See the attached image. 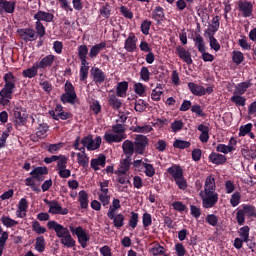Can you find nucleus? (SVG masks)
<instances>
[{
    "instance_id": "1",
    "label": "nucleus",
    "mask_w": 256,
    "mask_h": 256,
    "mask_svg": "<svg viewBox=\"0 0 256 256\" xmlns=\"http://www.w3.org/2000/svg\"><path fill=\"white\" fill-rule=\"evenodd\" d=\"M202 207L204 209H213L219 203V193H217V183L215 177L210 174L204 182V189L200 192Z\"/></svg>"
},
{
    "instance_id": "2",
    "label": "nucleus",
    "mask_w": 256,
    "mask_h": 256,
    "mask_svg": "<svg viewBox=\"0 0 256 256\" xmlns=\"http://www.w3.org/2000/svg\"><path fill=\"white\" fill-rule=\"evenodd\" d=\"M47 228L50 231H55L56 236L58 239H61V244L64 245V247H67V249H71L75 247L77 241L73 239V236H71V232H69V228L59 224L55 220H51L47 223Z\"/></svg>"
},
{
    "instance_id": "3",
    "label": "nucleus",
    "mask_w": 256,
    "mask_h": 256,
    "mask_svg": "<svg viewBox=\"0 0 256 256\" xmlns=\"http://www.w3.org/2000/svg\"><path fill=\"white\" fill-rule=\"evenodd\" d=\"M4 87L0 91V105H8L13 99V93H15L17 77L13 75V72H8L3 76Z\"/></svg>"
},
{
    "instance_id": "4",
    "label": "nucleus",
    "mask_w": 256,
    "mask_h": 256,
    "mask_svg": "<svg viewBox=\"0 0 256 256\" xmlns=\"http://www.w3.org/2000/svg\"><path fill=\"white\" fill-rule=\"evenodd\" d=\"M30 175L25 179L26 187L31 188L35 193H41V188L35 184V181H38V183L45 181V175H49V169L45 166H38L30 172Z\"/></svg>"
},
{
    "instance_id": "5",
    "label": "nucleus",
    "mask_w": 256,
    "mask_h": 256,
    "mask_svg": "<svg viewBox=\"0 0 256 256\" xmlns=\"http://www.w3.org/2000/svg\"><path fill=\"white\" fill-rule=\"evenodd\" d=\"M242 208L236 210V221L241 227L245 225V217L253 219L256 217V207L250 204H242Z\"/></svg>"
},
{
    "instance_id": "6",
    "label": "nucleus",
    "mask_w": 256,
    "mask_h": 256,
    "mask_svg": "<svg viewBox=\"0 0 256 256\" xmlns=\"http://www.w3.org/2000/svg\"><path fill=\"white\" fill-rule=\"evenodd\" d=\"M64 91L65 92L60 96V100L63 105H67V103L70 105H75V103H77V92H75V86H73L71 81H66Z\"/></svg>"
},
{
    "instance_id": "7",
    "label": "nucleus",
    "mask_w": 256,
    "mask_h": 256,
    "mask_svg": "<svg viewBox=\"0 0 256 256\" xmlns=\"http://www.w3.org/2000/svg\"><path fill=\"white\" fill-rule=\"evenodd\" d=\"M194 41L199 53L202 55V60L205 63H213V61H215V56L207 52V47H205V40L203 39V36L201 34L196 35Z\"/></svg>"
},
{
    "instance_id": "8",
    "label": "nucleus",
    "mask_w": 256,
    "mask_h": 256,
    "mask_svg": "<svg viewBox=\"0 0 256 256\" xmlns=\"http://www.w3.org/2000/svg\"><path fill=\"white\" fill-rule=\"evenodd\" d=\"M69 230L72 233V235H76L78 243L81 245L82 249H86L87 243H89L91 238L89 237V234L85 232V229H83L82 226H69Z\"/></svg>"
},
{
    "instance_id": "9",
    "label": "nucleus",
    "mask_w": 256,
    "mask_h": 256,
    "mask_svg": "<svg viewBox=\"0 0 256 256\" xmlns=\"http://www.w3.org/2000/svg\"><path fill=\"white\" fill-rule=\"evenodd\" d=\"M101 136H96L95 139H93V135H87L83 137L80 140L81 145L86 147L87 151H96V149H99L101 147Z\"/></svg>"
},
{
    "instance_id": "10",
    "label": "nucleus",
    "mask_w": 256,
    "mask_h": 256,
    "mask_svg": "<svg viewBox=\"0 0 256 256\" xmlns=\"http://www.w3.org/2000/svg\"><path fill=\"white\" fill-rule=\"evenodd\" d=\"M44 203L48 205L49 210L48 213H51V215H68L69 209L61 207V204H59V201L57 200H44Z\"/></svg>"
},
{
    "instance_id": "11",
    "label": "nucleus",
    "mask_w": 256,
    "mask_h": 256,
    "mask_svg": "<svg viewBox=\"0 0 256 256\" xmlns=\"http://www.w3.org/2000/svg\"><path fill=\"white\" fill-rule=\"evenodd\" d=\"M147 145H149V138L147 136L137 135L134 140L135 154L144 155Z\"/></svg>"
},
{
    "instance_id": "12",
    "label": "nucleus",
    "mask_w": 256,
    "mask_h": 256,
    "mask_svg": "<svg viewBox=\"0 0 256 256\" xmlns=\"http://www.w3.org/2000/svg\"><path fill=\"white\" fill-rule=\"evenodd\" d=\"M13 119L16 126L23 127L27 125L28 116L25 113L22 114L21 108L15 107L13 109Z\"/></svg>"
},
{
    "instance_id": "13",
    "label": "nucleus",
    "mask_w": 256,
    "mask_h": 256,
    "mask_svg": "<svg viewBox=\"0 0 256 256\" xmlns=\"http://www.w3.org/2000/svg\"><path fill=\"white\" fill-rule=\"evenodd\" d=\"M176 55L186 64L193 65V59L191 58V52H189L185 47L179 45L175 48Z\"/></svg>"
},
{
    "instance_id": "14",
    "label": "nucleus",
    "mask_w": 256,
    "mask_h": 256,
    "mask_svg": "<svg viewBox=\"0 0 256 256\" xmlns=\"http://www.w3.org/2000/svg\"><path fill=\"white\" fill-rule=\"evenodd\" d=\"M238 9L242 13V16L245 18L251 17V15H253V3L249 1L239 0Z\"/></svg>"
},
{
    "instance_id": "15",
    "label": "nucleus",
    "mask_w": 256,
    "mask_h": 256,
    "mask_svg": "<svg viewBox=\"0 0 256 256\" xmlns=\"http://www.w3.org/2000/svg\"><path fill=\"white\" fill-rule=\"evenodd\" d=\"M124 49L128 53H134V51H137V36H135V33L131 32L128 36V38L124 42Z\"/></svg>"
},
{
    "instance_id": "16",
    "label": "nucleus",
    "mask_w": 256,
    "mask_h": 256,
    "mask_svg": "<svg viewBox=\"0 0 256 256\" xmlns=\"http://www.w3.org/2000/svg\"><path fill=\"white\" fill-rule=\"evenodd\" d=\"M36 22L41 23V21H45V23H53L55 19V15L51 12H46L43 10H39L33 17Z\"/></svg>"
},
{
    "instance_id": "17",
    "label": "nucleus",
    "mask_w": 256,
    "mask_h": 256,
    "mask_svg": "<svg viewBox=\"0 0 256 256\" xmlns=\"http://www.w3.org/2000/svg\"><path fill=\"white\" fill-rule=\"evenodd\" d=\"M15 5H17L15 1L0 0V15L15 13Z\"/></svg>"
},
{
    "instance_id": "18",
    "label": "nucleus",
    "mask_w": 256,
    "mask_h": 256,
    "mask_svg": "<svg viewBox=\"0 0 256 256\" xmlns=\"http://www.w3.org/2000/svg\"><path fill=\"white\" fill-rule=\"evenodd\" d=\"M55 55L49 54L42 58L39 62H36L38 69H47V67H51L53 63H55Z\"/></svg>"
},
{
    "instance_id": "19",
    "label": "nucleus",
    "mask_w": 256,
    "mask_h": 256,
    "mask_svg": "<svg viewBox=\"0 0 256 256\" xmlns=\"http://www.w3.org/2000/svg\"><path fill=\"white\" fill-rule=\"evenodd\" d=\"M208 160L210 163H213V165H225V163H227V156L217 152H212L208 156Z\"/></svg>"
},
{
    "instance_id": "20",
    "label": "nucleus",
    "mask_w": 256,
    "mask_h": 256,
    "mask_svg": "<svg viewBox=\"0 0 256 256\" xmlns=\"http://www.w3.org/2000/svg\"><path fill=\"white\" fill-rule=\"evenodd\" d=\"M107 217L108 219L113 221V225L114 227H116V229H121V227L125 225V215L121 213L119 214L112 213V216L110 214H107Z\"/></svg>"
},
{
    "instance_id": "21",
    "label": "nucleus",
    "mask_w": 256,
    "mask_h": 256,
    "mask_svg": "<svg viewBox=\"0 0 256 256\" xmlns=\"http://www.w3.org/2000/svg\"><path fill=\"white\" fill-rule=\"evenodd\" d=\"M188 89L196 97H203L205 95V87L196 84L195 82L188 83Z\"/></svg>"
},
{
    "instance_id": "22",
    "label": "nucleus",
    "mask_w": 256,
    "mask_h": 256,
    "mask_svg": "<svg viewBox=\"0 0 256 256\" xmlns=\"http://www.w3.org/2000/svg\"><path fill=\"white\" fill-rule=\"evenodd\" d=\"M167 173L174 179V181H176V179H180V177L183 176V168L177 164H173L167 169Z\"/></svg>"
},
{
    "instance_id": "23",
    "label": "nucleus",
    "mask_w": 256,
    "mask_h": 256,
    "mask_svg": "<svg viewBox=\"0 0 256 256\" xmlns=\"http://www.w3.org/2000/svg\"><path fill=\"white\" fill-rule=\"evenodd\" d=\"M27 209H29V202L27 201V198L20 199L18 203L17 217L23 219V217L27 215Z\"/></svg>"
},
{
    "instance_id": "24",
    "label": "nucleus",
    "mask_w": 256,
    "mask_h": 256,
    "mask_svg": "<svg viewBox=\"0 0 256 256\" xmlns=\"http://www.w3.org/2000/svg\"><path fill=\"white\" fill-rule=\"evenodd\" d=\"M122 151L126 157H133L135 153V144L131 140H125L122 144Z\"/></svg>"
},
{
    "instance_id": "25",
    "label": "nucleus",
    "mask_w": 256,
    "mask_h": 256,
    "mask_svg": "<svg viewBox=\"0 0 256 256\" xmlns=\"http://www.w3.org/2000/svg\"><path fill=\"white\" fill-rule=\"evenodd\" d=\"M108 105L114 111H119V109H121V107H123V100L119 99L117 95L112 94L108 98Z\"/></svg>"
},
{
    "instance_id": "26",
    "label": "nucleus",
    "mask_w": 256,
    "mask_h": 256,
    "mask_svg": "<svg viewBox=\"0 0 256 256\" xmlns=\"http://www.w3.org/2000/svg\"><path fill=\"white\" fill-rule=\"evenodd\" d=\"M124 139H127V135H117V134H111L109 132H106L104 134V141L106 143H121Z\"/></svg>"
},
{
    "instance_id": "27",
    "label": "nucleus",
    "mask_w": 256,
    "mask_h": 256,
    "mask_svg": "<svg viewBox=\"0 0 256 256\" xmlns=\"http://www.w3.org/2000/svg\"><path fill=\"white\" fill-rule=\"evenodd\" d=\"M107 157L104 154H100L97 158L91 160V167L94 171H99V167H105Z\"/></svg>"
},
{
    "instance_id": "28",
    "label": "nucleus",
    "mask_w": 256,
    "mask_h": 256,
    "mask_svg": "<svg viewBox=\"0 0 256 256\" xmlns=\"http://www.w3.org/2000/svg\"><path fill=\"white\" fill-rule=\"evenodd\" d=\"M105 47H107V44L105 42H100L92 46L88 53L90 59H96L97 55H99V53H101V51H103Z\"/></svg>"
},
{
    "instance_id": "29",
    "label": "nucleus",
    "mask_w": 256,
    "mask_h": 256,
    "mask_svg": "<svg viewBox=\"0 0 256 256\" xmlns=\"http://www.w3.org/2000/svg\"><path fill=\"white\" fill-rule=\"evenodd\" d=\"M152 19H154L157 24H161V21L165 20V12L163 7L157 6L152 12Z\"/></svg>"
},
{
    "instance_id": "30",
    "label": "nucleus",
    "mask_w": 256,
    "mask_h": 256,
    "mask_svg": "<svg viewBox=\"0 0 256 256\" xmlns=\"http://www.w3.org/2000/svg\"><path fill=\"white\" fill-rule=\"evenodd\" d=\"M127 91H129V82L122 81L117 84V87H116L117 97H127Z\"/></svg>"
},
{
    "instance_id": "31",
    "label": "nucleus",
    "mask_w": 256,
    "mask_h": 256,
    "mask_svg": "<svg viewBox=\"0 0 256 256\" xmlns=\"http://www.w3.org/2000/svg\"><path fill=\"white\" fill-rule=\"evenodd\" d=\"M78 203L82 209H89V194L85 190L78 193Z\"/></svg>"
},
{
    "instance_id": "32",
    "label": "nucleus",
    "mask_w": 256,
    "mask_h": 256,
    "mask_svg": "<svg viewBox=\"0 0 256 256\" xmlns=\"http://www.w3.org/2000/svg\"><path fill=\"white\" fill-rule=\"evenodd\" d=\"M78 51V58L80 60V62L82 63V65H84L87 62V55H89V48L87 47V45H80L77 48Z\"/></svg>"
},
{
    "instance_id": "33",
    "label": "nucleus",
    "mask_w": 256,
    "mask_h": 256,
    "mask_svg": "<svg viewBox=\"0 0 256 256\" xmlns=\"http://www.w3.org/2000/svg\"><path fill=\"white\" fill-rule=\"evenodd\" d=\"M93 79L96 85H101L102 83H105L106 75L101 68H94L93 72Z\"/></svg>"
},
{
    "instance_id": "34",
    "label": "nucleus",
    "mask_w": 256,
    "mask_h": 256,
    "mask_svg": "<svg viewBox=\"0 0 256 256\" xmlns=\"http://www.w3.org/2000/svg\"><path fill=\"white\" fill-rule=\"evenodd\" d=\"M230 101L236 105V107H245L247 103V98L241 94L234 92L233 96L230 98Z\"/></svg>"
},
{
    "instance_id": "35",
    "label": "nucleus",
    "mask_w": 256,
    "mask_h": 256,
    "mask_svg": "<svg viewBox=\"0 0 256 256\" xmlns=\"http://www.w3.org/2000/svg\"><path fill=\"white\" fill-rule=\"evenodd\" d=\"M38 71H39V68L37 67V64L35 63L30 68L23 70L22 75L25 78L33 79L34 77H37Z\"/></svg>"
},
{
    "instance_id": "36",
    "label": "nucleus",
    "mask_w": 256,
    "mask_h": 256,
    "mask_svg": "<svg viewBox=\"0 0 256 256\" xmlns=\"http://www.w3.org/2000/svg\"><path fill=\"white\" fill-rule=\"evenodd\" d=\"M134 91L139 97H147V86L141 82L134 84Z\"/></svg>"
},
{
    "instance_id": "37",
    "label": "nucleus",
    "mask_w": 256,
    "mask_h": 256,
    "mask_svg": "<svg viewBox=\"0 0 256 256\" xmlns=\"http://www.w3.org/2000/svg\"><path fill=\"white\" fill-rule=\"evenodd\" d=\"M0 221L2 225H4V227H7L9 229H11V227H16V225H19V222H17V220H13V218L9 216H2Z\"/></svg>"
},
{
    "instance_id": "38",
    "label": "nucleus",
    "mask_w": 256,
    "mask_h": 256,
    "mask_svg": "<svg viewBox=\"0 0 256 256\" xmlns=\"http://www.w3.org/2000/svg\"><path fill=\"white\" fill-rule=\"evenodd\" d=\"M251 85V82H241L236 85L235 93H237L238 95H245V93H247V90L249 89V87H251Z\"/></svg>"
},
{
    "instance_id": "39",
    "label": "nucleus",
    "mask_w": 256,
    "mask_h": 256,
    "mask_svg": "<svg viewBox=\"0 0 256 256\" xmlns=\"http://www.w3.org/2000/svg\"><path fill=\"white\" fill-rule=\"evenodd\" d=\"M131 169V156H126L125 159L121 161V171L122 175H126L127 171Z\"/></svg>"
},
{
    "instance_id": "40",
    "label": "nucleus",
    "mask_w": 256,
    "mask_h": 256,
    "mask_svg": "<svg viewBox=\"0 0 256 256\" xmlns=\"http://www.w3.org/2000/svg\"><path fill=\"white\" fill-rule=\"evenodd\" d=\"M32 231H34V233H37V235H43L47 233V228L41 226V223H39V221L34 220L32 222Z\"/></svg>"
},
{
    "instance_id": "41",
    "label": "nucleus",
    "mask_w": 256,
    "mask_h": 256,
    "mask_svg": "<svg viewBox=\"0 0 256 256\" xmlns=\"http://www.w3.org/2000/svg\"><path fill=\"white\" fill-rule=\"evenodd\" d=\"M125 131H127V128L124 124H119V120H116V124L112 125V133L116 135H125Z\"/></svg>"
},
{
    "instance_id": "42",
    "label": "nucleus",
    "mask_w": 256,
    "mask_h": 256,
    "mask_svg": "<svg viewBox=\"0 0 256 256\" xmlns=\"http://www.w3.org/2000/svg\"><path fill=\"white\" fill-rule=\"evenodd\" d=\"M89 62L81 63L80 67V81H87V77H89Z\"/></svg>"
},
{
    "instance_id": "43",
    "label": "nucleus",
    "mask_w": 256,
    "mask_h": 256,
    "mask_svg": "<svg viewBox=\"0 0 256 256\" xmlns=\"http://www.w3.org/2000/svg\"><path fill=\"white\" fill-rule=\"evenodd\" d=\"M45 237L43 236H38L36 238V242H35V249L36 251H38V253H43L45 251Z\"/></svg>"
},
{
    "instance_id": "44",
    "label": "nucleus",
    "mask_w": 256,
    "mask_h": 256,
    "mask_svg": "<svg viewBox=\"0 0 256 256\" xmlns=\"http://www.w3.org/2000/svg\"><path fill=\"white\" fill-rule=\"evenodd\" d=\"M56 170L60 171L61 169H67V163L69 158L63 154L59 155V159L57 160Z\"/></svg>"
},
{
    "instance_id": "45",
    "label": "nucleus",
    "mask_w": 256,
    "mask_h": 256,
    "mask_svg": "<svg viewBox=\"0 0 256 256\" xmlns=\"http://www.w3.org/2000/svg\"><path fill=\"white\" fill-rule=\"evenodd\" d=\"M77 162L81 167L87 168L89 167V157L87 154H81V152H78L77 154Z\"/></svg>"
},
{
    "instance_id": "46",
    "label": "nucleus",
    "mask_w": 256,
    "mask_h": 256,
    "mask_svg": "<svg viewBox=\"0 0 256 256\" xmlns=\"http://www.w3.org/2000/svg\"><path fill=\"white\" fill-rule=\"evenodd\" d=\"M249 231H251L249 226H243L239 230L240 239H242L244 243H249Z\"/></svg>"
},
{
    "instance_id": "47",
    "label": "nucleus",
    "mask_w": 256,
    "mask_h": 256,
    "mask_svg": "<svg viewBox=\"0 0 256 256\" xmlns=\"http://www.w3.org/2000/svg\"><path fill=\"white\" fill-rule=\"evenodd\" d=\"M241 203V192L236 191L230 197V205L231 207H237Z\"/></svg>"
},
{
    "instance_id": "48",
    "label": "nucleus",
    "mask_w": 256,
    "mask_h": 256,
    "mask_svg": "<svg viewBox=\"0 0 256 256\" xmlns=\"http://www.w3.org/2000/svg\"><path fill=\"white\" fill-rule=\"evenodd\" d=\"M175 149H189L191 142L185 140H175L173 143Z\"/></svg>"
},
{
    "instance_id": "49",
    "label": "nucleus",
    "mask_w": 256,
    "mask_h": 256,
    "mask_svg": "<svg viewBox=\"0 0 256 256\" xmlns=\"http://www.w3.org/2000/svg\"><path fill=\"white\" fill-rule=\"evenodd\" d=\"M140 78L142 81H145V83H149V80L151 79V72H149V68L147 66H143L141 68Z\"/></svg>"
},
{
    "instance_id": "50",
    "label": "nucleus",
    "mask_w": 256,
    "mask_h": 256,
    "mask_svg": "<svg viewBox=\"0 0 256 256\" xmlns=\"http://www.w3.org/2000/svg\"><path fill=\"white\" fill-rule=\"evenodd\" d=\"M121 207V201L114 198L112 201V206L109 207L107 215L113 216V213H117V209Z\"/></svg>"
},
{
    "instance_id": "51",
    "label": "nucleus",
    "mask_w": 256,
    "mask_h": 256,
    "mask_svg": "<svg viewBox=\"0 0 256 256\" xmlns=\"http://www.w3.org/2000/svg\"><path fill=\"white\" fill-rule=\"evenodd\" d=\"M250 131H253L252 123L240 126L238 135L239 137H245Z\"/></svg>"
},
{
    "instance_id": "52",
    "label": "nucleus",
    "mask_w": 256,
    "mask_h": 256,
    "mask_svg": "<svg viewBox=\"0 0 256 256\" xmlns=\"http://www.w3.org/2000/svg\"><path fill=\"white\" fill-rule=\"evenodd\" d=\"M245 57L243 56V52L241 51H233L232 61L236 65H241Z\"/></svg>"
},
{
    "instance_id": "53",
    "label": "nucleus",
    "mask_w": 256,
    "mask_h": 256,
    "mask_svg": "<svg viewBox=\"0 0 256 256\" xmlns=\"http://www.w3.org/2000/svg\"><path fill=\"white\" fill-rule=\"evenodd\" d=\"M142 224L145 229H147V227H151V225L153 224V217L150 213L146 212L143 214Z\"/></svg>"
},
{
    "instance_id": "54",
    "label": "nucleus",
    "mask_w": 256,
    "mask_h": 256,
    "mask_svg": "<svg viewBox=\"0 0 256 256\" xmlns=\"http://www.w3.org/2000/svg\"><path fill=\"white\" fill-rule=\"evenodd\" d=\"M35 29H36V36L42 39V37H45V26L42 22H36L35 23Z\"/></svg>"
},
{
    "instance_id": "55",
    "label": "nucleus",
    "mask_w": 256,
    "mask_h": 256,
    "mask_svg": "<svg viewBox=\"0 0 256 256\" xmlns=\"http://www.w3.org/2000/svg\"><path fill=\"white\" fill-rule=\"evenodd\" d=\"M134 109L137 113H143L147 109V103L143 99L136 100Z\"/></svg>"
},
{
    "instance_id": "56",
    "label": "nucleus",
    "mask_w": 256,
    "mask_h": 256,
    "mask_svg": "<svg viewBox=\"0 0 256 256\" xmlns=\"http://www.w3.org/2000/svg\"><path fill=\"white\" fill-rule=\"evenodd\" d=\"M63 143H57V144H49L47 146V151L51 153V155H55L59 153V151L62 149Z\"/></svg>"
},
{
    "instance_id": "57",
    "label": "nucleus",
    "mask_w": 256,
    "mask_h": 256,
    "mask_svg": "<svg viewBox=\"0 0 256 256\" xmlns=\"http://www.w3.org/2000/svg\"><path fill=\"white\" fill-rule=\"evenodd\" d=\"M139 223V214L137 212H131V217L129 219L128 225L131 229H135Z\"/></svg>"
},
{
    "instance_id": "58",
    "label": "nucleus",
    "mask_w": 256,
    "mask_h": 256,
    "mask_svg": "<svg viewBox=\"0 0 256 256\" xmlns=\"http://www.w3.org/2000/svg\"><path fill=\"white\" fill-rule=\"evenodd\" d=\"M206 223H208V225H211V227H217L219 223V217H217V215L215 214H208L206 216Z\"/></svg>"
},
{
    "instance_id": "59",
    "label": "nucleus",
    "mask_w": 256,
    "mask_h": 256,
    "mask_svg": "<svg viewBox=\"0 0 256 256\" xmlns=\"http://www.w3.org/2000/svg\"><path fill=\"white\" fill-rule=\"evenodd\" d=\"M9 239V232L3 231L0 234V251L3 253V250L5 249V245H7V240Z\"/></svg>"
},
{
    "instance_id": "60",
    "label": "nucleus",
    "mask_w": 256,
    "mask_h": 256,
    "mask_svg": "<svg viewBox=\"0 0 256 256\" xmlns=\"http://www.w3.org/2000/svg\"><path fill=\"white\" fill-rule=\"evenodd\" d=\"M161 87V84H157L156 88L152 90L151 99L152 101H161V95H163V91L157 90Z\"/></svg>"
},
{
    "instance_id": "61",
    "label": "nucleus",
    "mask_w": 256,
    "mask_h": 256,
    "mask_svg": "<svg viewBox=\"0 0 256 256\" xmlns=\"http://www.w3.org/2000/svg\"><path fill=\"white\" fill-rule=\"evenodd\" d=\"M174 181L178 189H181V191H185V189H187V180L185 179V176H180Z\"/></svg>"
},
{
    "instance_id": "62",
    "label": "nucleus",
    "mask_w": 256,
    "mask_h": 256,
    "mask_svg": "<svg viewBox=\"0 0 256 256\" xmlns=\"http://www.w3.org/2000/svg\"><path fill=\"white\" fill-rule=\"evenodd\" d=\"M140 29L143 35H149V31L151 29V20H144L140 26Z\"/></svg>"
},
{
    "instance_id": "63",
    "label": "nucleus",
    "mask_w": 256,
    "mask_h": 256,
    "mask_svg": "<svg viewBox=\"0 0 256 256\" xmlns=\"http://www.w3.org/2000/svg\"><path fill=\"white\" fill-rule=\"evenodd\" d=\"M49 131V125L47 123L39 124L38 131L36 132L37 137H43L45 133Z\"/></svg>"
},
{
    "instance_id": "64",
    "label": "nucleus",
    "mask_w": 256,
    "mask_h": 256,
    "mask_svg": "<svg viewBox=\"0 0 256 256\" xmlns=\"http://www.w3.org/2000/svg\"><path fill=\"white\" fill-rule=\"evenodd\" d=\"M144 173L146 177H153L155 175V167L152 164L146 163L144 164Z\"/></svg>"
}]
</instances>
